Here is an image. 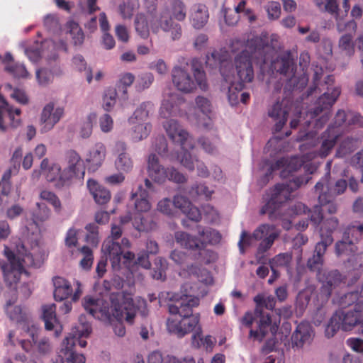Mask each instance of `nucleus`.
<instances>
[{
  "label": "nucleus",
  "instance_id": "0eeeda50",
  "mask_svg": "<svg viewBox=\"0 0 363 363\" xmlns=\"http://www.w3.org/2000/svg\"><path fill=\"white\" fill-rule=\"evenodd\" d=\"M17 247V253H14L8 247H5L4 255L7 258V262H0V267L3 272L5 283L10 288L16 289V285L20 280L21 276L25 269L23 264H32L33 258L31 253L28 252L23 245Z\"/></svg>",
  "mask_w": 363,
  "mask_h": 363
},
{
  "label": "nucleus",
  "instance_id": "2f4dec72",
  "mask_svg": "<svg viewBox=\"0 0 363 363\" xmlns=\"http://www.w3.org/2000/svg\"><path fill=\"white\" fill-rule=\"evenodd\" d=\"M43 319L45 322V329L47 330H52L55 328V335L58 336L62 330V327L56 317L55 304L52 303L43 306Z\"/></svg>",
  "mask_w": 363,
  "mask_h": 363
},
{
  "label": "nucleus",
  "instance_id": "c9c22d12",
  "mask_svg": "<svg viewBox=\"0 0 363 363\" xmlns=\"http://www.w3.org/2000/svg\"><path fill=\"white\" fill-rule=\"evenodd\" d=\"M76 338L74 337H67L62 342L61 352L66 357L67 362L71 363H84L85 357L82 354L76 353L74 347L76 345Z\"/></svg>",
  "mask_w": 363,
  "mask_h": 363
},
{
  "label": "nucleus",
  "instance_id": "3c124183",
  "mask_svg": "<svg viewBox=\"0 0 363 363\" xmlns=\"http://www.w3.org/2000/svg\"><path fill=\"white\" fill-rule=\"evenodd\" d=\"M37 208L33 212V220L35 223L46 221L50 217V210L45 203H37Z\"/></svg>",
  "mask_w": 363,
  "mask_h": 363
},
{
  "label": "nucleus",
  "instance_id": "72a5a7b5",
  "mask_svg": "<svg viewBox=\"0 0 363 363\" xmlns=\"http://www.w3.org/2000/svg\"><path fill=\"white\" fill-rule=\"evenodd\" d=\"M42 174L45 177L48 182H55V186L58 188L67 186V185H61L60 184V176L62 169L57 164L50 165L48 159L43 160L40 164Z\"/></svg>",
  "mask_w": 363,
  "mask_h": 363
},
{
  "label": "nucleus",
  "instance_id": "c756f323",
  "mask_svg": "<svg viewBox=\"0 0 363 363\" xmlns=\"http://www.w3.org/2000/svg\"><path fill=\"white\" fill-rule=\"evenodd\" d=\"M341 133L333 125H329L320 137V147L318 150V155L321 157H326L329 155L336 145Z\"/></svg>",
  "mask_w": 363,
  "mask_h": 363
},
{
  "label": "nucleus",
  "instance_id": "864d4df0",
  "mask_svg": "<svg viewBox=\"0 0 363 363\" xmlns=\"http://www.w3.org/2000/svg\"><path fill=\"white\" fill-rule=\"evenodd\" d=\"M342 235H347L348 239L354 240V243L357 244V242L361 239V237L363 235V224L348 225L344 229Z\"/></svg>",
  "mask_w": 363,
  "mask_h": 363
},
{
  "label": "nucleus",
  "instance_id": "7ed1b4c3",
  "mask_svg": "<svg viewBox=\"0 0 363 363\" xmlns=\"http://www.w3.org/2000/svg\"><path fill=\"white\" fill-rule=\"evenodd\" d=\"M199 305L197 297L184 295L169 304V312L175 317L169 318L167 328L170 333L183 337L191 333L199 325V315L193 314V308Z\"/></svg>",
  "mask_w": 363,
  "mask_h": 363
},
{
  "label": "nucleus",
  "instance_id": "58836bf2",
  "mask_svg": "<svg viewBox=\"0 0 363 363\" xmlns=\"http://www.w3.org/2000/svg\"><path fill=\"white\" fill-rule=\"evenodd\" d=\"M292 260V254L290 252L279 253L271 259L269 262L272 272L274 277H279L277 267H288Z\"/></svg>",
  "mask_w": 363,
  "mask_h": 363
},
{
  "label": "nucleus",
  "instance_id": "412c9836",
  "mask_svg": "<svg viewBox=\"0 0 363 363\" xmlns=\"http://www.w3.org/2000/svg\"><path fill=\"white\" fill-rule=\"evenodd\" d=\"M113 154L116 157L115 167L118 171L129 173L133 170L134 162L128 152V145L125 141L118 140L116 142Z\"/></svg>",
  "mask_w": 363,
  "mask_h": 363
},
{
  "label": "nucleus",
  "instance_id": "4d7b16f0",
  "mask_svg": "<svg viewBox=\"0 0 363 363\" xmlns=\"http://www.w3.org/2000/svg\"><path fill=\"white\" fill-rule=\"evenodd\" d=\"M79 251L84 255V257L81 259L79 265L84 270H89L93 264L94 255L91 249L84 245L80 248Z\"/></svg>",
  "mask_w": 363,
  "mask_h": 363
},
{
  "label": "nucleus",
  "instance_id": "4be33fe9",
  "mask_svg": "<svg viewBox=\"0 0 363 363\" xmlns=\"http://www.w3.org/2000/svg\"><path fill=\"white\" fill-rule=\"evenodd\" d=\"M54 285V298L57 301H61L72 296L73 301L79 299L82 290L79 286L73 293V289L70 282L61 277H55L52 279ZM79 286V284H78Z\"/></svg>",
  "mask_w": 363,
  "mask_h": 363
},
{
  "label": "nucleus",
  "instance_id": "79ce46f5",
  "mask_svg": "<svg viewBox=\"0 0 363 363\" xmlns=\"http://www.w3.org/2000/svg\"><path fill=\"white\" fill-rule=\"evenodd\" d=\"M357 139L347 137L340 144L336 151V157H344L354 152L357 147Z\"/></svg>",
  "mask_w": 363,
  "mask_h": 363
},
{
  "label": "nucleus",
  "instance_id": "8fccbe9b",
  "mask_svg": "<svg viewBox=\"0 0 363 363\" xmlns=\"http://www.w3.org/2000/svg\"><path fill=\"white\" fill-rule=\"evenodd\" d=\"M117 91L115 88L108 87L104 93L103 108L106 111H111L116 104Z\"/></svg>",
  "mask_w": 363,
  "mask_h": 363
},
{
  "label": "nucleus",
  "instance_id": "473e14b6",
  "mask_svg": "<svg viewBox=\"0 0 363 363\" xmlns=\"http://www.w3.org/2000/svg\"><path fill=\"white\" fill-rule=\"evenodd\" d=\"M87 187L96 203L104 205L110 201L111 198L110 191L100 185L96 180L89 179L87 181Z\"/></svg>",
  "mask_w": 363,
  "mask_h": 363
},
{
  "label": "nucleus",
  "instance_id": "6ab92c4d",
  "mask_svg": "<svg viewBox=\"0 0 363 363\" xmlns=\"http://www.w3.org/2000/svg\"><path fill=\"white\" fill-rule=\"evenodd\" d=\"M63 115V107L59 106L55 108V104L52 102L46 104L40 114V132L45 133L51 130L55 125L60 121Z\"/></svg>",
  "mask_w": 363,
  "mask_h": 363
},
{
  "label": "nucleus",
  "instance_id": "338daca9",
  "mask_svg": "<svg viewBox=\"0 0 363 363\" xmlns=\"http://www.w3.org/2000/svg\"><path fill=\"white\" fill-rule=\"evenodd\" d=\"M6 70L16 77H26L28 72L25 66L19 63H11L5 67Z\"/></svg>",
  "mask_w": 363,
  "mask_h": 363
},
{
  "label": "nucleus",
  "instance_id": "39448f33",
  "mask_svg": "<svg viewBox=\"0 0 363 363\" xmlns=\"http://www.w3.org/2000/svg\"><path fill=\"white\" fill-rule=\"evenodd\" d=\"M198 235L203 241L199 240L196 237L183 232L178 231L175 233L174 238L176 242L182 247L189 250H199L198 259L201 263L209 264L214 259V252L206 249V243L216 244L221 240L220 233L211 228H203L201 225L197 226Z\"/></svg>",
  "mask_w": 363,
  "mask_h": 363
},
{
  "label": "nucleus",
  "instance_id": "a19ab883",
  "mask_svg": "<svg viewBox=\"0 0 363 363\" xmlns=\"http://www.w3.org/2000/svg\"><path fill=\"white\" fill-rule=\"evenodd\" d=\"M336 303L342 308L349 307L353 304L355 306L357 303H360L361 306H363V300H361L358 291L344 294L337 298Z\"/></svg>",
  "mask_w": 363,
  "mask_h": 363
},
{
  "label": "nucleus",
  "instance_id": "0e129e2a",
  "mask_svg": "<svg viewBox=\"0 0 363 363\" xmlns=\"http://www.w3.org/2000/svg\"><path fill=\"white\" fill-rule=\"evenodd\" d=\"M13 303L11 301H9L5 306V311L12 320L20 322L23 319L22 309L20 306H16L11 309V306Z\"/></svg>",
  "mask_w": 363,
  "mask_h": 363
},
{
  "label": "nucleus",
  "instance_id": "13d9d810",
  "mask_svg": "<svg viewBox=\"0 0 363 363\" xmlns=\"http://www.w3.org/2000/svg\"><path fill=\"white\" fill-rule=\"evenodd\" d=\"M244 84L236 83L231 84L228 88V99L231 106H235L239 102L240 92L244 89Z\"/></svg>",
  "mask_w": 363,
  "mask_h": 363
},
{
  "label": "nucleus",
  "instance_id": "f3484780",
  "mask_svg": "<svg viewBox=\"0 0 363 363\" xmlns=\"http://www.w3.org/2000/svg\"><path fill=\"white\" fill-rule=\"evenodd\" d=\"M306 155L302 156H293L291 157H281L277 160L274 164H272L269 168L267 172L262 178L263 183L267 184L272 174L275 170L282 169L280 176L282 178L287 177L291 173L296 172L305 163L306 160Z\"/></svg>",
  "mask_w": 363,
  "mask_h": 363
},
{
  "label": "nucleus",
  "instance_id": "9d476101",
  "mask_svg": "<svg viewBox=\"0 0 363 363\" xmlns=\"http://www.w3.org/2000/svg\"><path fill=\"white\" fill-rule=\"evenodd\" d=\"M164 128L169 138L181 147L182 152L177 154V159L187 169L194 171V163L188 150L193 149L194 146L189 133L180 127L177 121L173 119L167 121L164 123Z\"/></svg>",
  "mask_w": 363,
  "mask_h": 363
},
{
  "label": "nucleus",
  "instance_id": "09e8293b",
  "mask_svg": "<svg viewBox=\"0 0 363 363\" xmlns=\"http://www.w3.org/2000/svg\"><path fill=\"white\" fill-rule=\"evenodd\" d=\"M135 76L132 73L126 72L121 75L116 86L119 91H122L121 97L123 99L128 98L127 88L133 84Z\"/></svg>",
  "mask_w": 363,
  "mask_h": 363
},
{
  "label": "nucleus",
  "instance_id": "bf43d9fd",
  "mask_svg": "<svg viewBox=\"0 0 363 363\" xmlns=\"http://www.w3.org/2000/svg\"><path fill=\"white\" fill-rule=\"evenodd\" d=\"M154 81V76L150 72H145L140 74L135 83V88L138 91H142L150 86Z\"/></svg>",
  "mask_w": 363,
  "mask_h": 363
},
{
  "label": "nucleus",
  "instance_id": "a18cd8bd",
  "mask_svg": "<svg viewBox=\"0 0 363 363\" xmlns=\"http://www.w3.org/2000/svg\"><path fill=\"white\" fill-rule=\"evenodd\" d=\"M315 6L322 12H327L337 18L339 6L337 0H314Z\"/></svg>",
  "mask_w": 363,
  "mask_h": 363
},
{
  "label": "nucleus",
  "instance_id": "5701e85b",
  "mask_svg": "<svg viewBox=\"0 0 363 363\" xmlns=\"http://www.w3.org/2000/svg\"><path fill=\"white\" fill-rule=\"evenodd\" d=\"M206 63L211 68L218 67L223 77H227L228 71L233 67L230 54L224 49L215 50L207 55Z\"/></svg>",
  "mask_w": 363,
  "mask_h": 363
},
{
  "label": "nucleus",
  "instance_id": "de8ad7c7",
  "mask_svg": "<svg viewBox=\"0 0 363 363\" xmlns=\"http://www.w3.org/2000/svg\"><path fill=\"white\" fill-rule=\"evenodd\" d=\"M139 7V0H128L119 6L120 13L123 19H130Z\"/></svg>",
  "mask_w": 363,
  "mask_h": 363
},
{
  "label": "nucleus",
  "instance_id": "4468645a",
  "mask_svg": "<svg viewBox=\"0 0 363 363\" xmlns=\"http://www.w3.org/2000/svg\"><path fill=\"white\" fill-rule=\"evenodd\" d=\"M147 171L148 176L155 182L159 184H163L167 180L177 184H184L187 181L186 176L179 172L176 168L173 167H164L161 165L155 154L149 155Z\"/></svg>",
  "mask_w": 363,
  "mask_h": 363
},
{
  "label": "nucleus",
  "instance_id": "dca6fc26",
  "mask_svg": "<svg viewBox=\"0 0 363 363\" xmlns=\"http://www.w3.org/2000/svg\"><path fill=\"white\" fill-rule=\"evenodd\" d=\"M252 236L255 240H261L255 256L258 263H264L263 255L272 247L279 238V232L276 230L274 225L262 224L254 230Z\"/></svg>",
  "mask_w": 363,
  "mask_h": 363
},
{
  "label": "nucleus",
  "instance_id": "423d86ee",
  "mask_svg": "<svg viewBox=\"0 0 363 363\" xmlns=\"http://www.w3.org/2000/svg\"><path fill=\"white\" fill-rule=\"evenodd\" d=\"M186 66H175L172 70V79L174 86L180 91L188 94L196 89L198 85L201 89H207L206 72L202 64L196 59L191 61V68L194 79L192 78Z\"/></svg>",
  "mask_w": 363,
  "mask_h": 363
},
{
  "label": "nucleus",
  "instance_id": "cd10ccee",
  "mask_svg": "<svg viewBox=\"0 0 363 363\" xmlns=\"http://www.w3.org/2000/svg\"><path fill=\"white\" fill-rule=\"evenodd\" d=\"M106 155V149L102 143H97L86 155L85 161L89 172H95L103 164Z\"/></svg>",
  "mask_w": 363,
  "mask_h": 363
},
{
  "label": "nucleus",
  "instance_id": "69168bd1",
  "mask_svg": "<svg viewBox=\"0 0 363 363\" xmlns=\"http://www.w3.org/2000/svg\"><path fill=\"white\" fill-rule=\"evenodd\" d=\"M96 120V114L91 113L87 116L86 121L81 128L80 135L83 138H89L92 133L93 122Z\"/></svg>",
  "mask_w": 363,
  "mask_h": 363
},
{
  "label": "nucleus",
  "instance_id": "1a4fd4ad",
  "mask_svg": "<svg viewBox=\"0 0 363 363\" xmlns=\"http://www.w3.org/2000/svg\"><path fill=\"white\" fill-rule=\"evenodd\" d=\"M334 77L328 75L322 86H326L325 91L319 96L315 102V107L307 113L311 119L317 118L320 113L321 116L314 121L313 128L316 130L322 128L330 118V110L340 94V89L333 86Z\"/></svg>",
  "mask_w": 363,
  "mask_h": 363
},
{
  "label": "nucleus",
  "instance_id": "ddd939ff",
  "mask_svg": "<svg viewBox=\"0 0 363 363\" xmlns=\"http://www.w3.org/2000/svg\"><path fill=\"white\" fill-rule=\"evenodd\" d=\"M65 167L62 169L60 184L69 186L82 182L85 176L86 167L79 154L74 150H67L64 156Z\"/></svg>",
  "mask_w": 363,
  "mask_h": 363
},
{
  "label": "nucleus",
  "instance_id": "c03bdc74",
  "mask_svg": "<svg viewBox=\"0 0 363 363\" xmlns=\"http://www.w3.org/2000/svg\"><path fill=\"white\" fill-rule=\"evenodd\" d=\"M135 28L137 33L143 39L150 35V28L146 16L144 13H138L135 18Z\"/></svg>",
  "mask_w": 363,
  "mask_h": 363
},
{
  "label": "nucleus",
  "instance_id": "393cba45",
  "mask_svg": "<svg viewBox=\"0 0 363 363\" xmlns=\"http://www.w3.org/2000/svg\"><path fill=\"white\" fill-rule=\"evenodd\" d=\"M30 337L31 340L21 341V345L26 352L33 354L36 352L40 354H45L50 351L51 347L48 338L46 337L39 338L38 334L33 332L30 333Z\"/></svg>",
  "mask_w": 363,
  "mask_h": 363
},
{
  "label": "nucleus",
  "instance_id": "603ef678",
  "mask_svg": "<svg viewBox=\"0 0 363 363\" xmlns=\"http://www.w3.org/2000/svg\"><path fill=\"white\" fill-rule=\"evenodd\" d=\"M339 226V220L337 218L331 216L322 220V225L320 227V234L324 235L333 236V233Z\"/></svg>",
  "mask_w": 363,
  "mask_h": 363
},
{
  "label": "nucleus",
  "instance_id": "a878e982",
  "mask_svg": "<svg viewBox=\"0 0 363 363\" xmlns=\"http://www.w3.org/2000/svg\"><path fill=\"white\" fill-rule=\"evenodd\" d=\"M122 250L121 245L113 239L106 238L102 244L101 251L106 257L110 259L114 270H118L121 268Z\"/></svg>",
  "mask_w": 363,
  "mask_h": 363
},
{
  "label": "nucleus",
  "instance_id": "bb28decb",
  "mask_svg": "<svg viewBox=\"0 0 363 363\" xmlns=\"http://www.w3.org/2000/svg\"><path fill=\"white\" fill-rule=\"evenodd\" d=\"M314 331L311 325L308 322L299 323L291 336L292 347L301 348L305 344H310L313 340Z\"/></svg>",
  "mask_w": 363,
  "mask_h": 363
},
{
  "label": "nucleus",
  "instance_id": "774afa93",
  "mask_svg": "<svg viewBox=\"0 0 363 363\" xmlns=\"http://www.w3.org/2000/svg\"><path fill=\"white\" fill-rule=\"evenodd\" d=\"M157 209L162 213L171 216L174 213L173 201L168 198H164L157 203Z\"/></svg>",
  "mask_w": 363,
  "mask_h": 363
},
{
  "label": "nucleus",
  "instance_id": "f704fd0d",
  "mask_svg": "<svg viewBox=\"0 0 363 363\" xmlns=\"http://www.w3.org/2000/svg\"><path fill=\"white\" fill-rule=\"evenodd\" d=\"M335 253L339 257H347V261H351L357 251V247L354 240L347 238V235H343L342 240L335 243Z\"/></svg>",
  "mask_w": 363,
  "mask_h": 363
},
{
  "label": "nucleus",
  "instance_id": "e2e57ef3",
  "mask_svg": "<svg viewBox=\"0 0 363 363\" xmlns=\"http://www.w3.org/2000/svg\"><path fill=\"white\" fill-rule=\"evenodd\" d=\"M40 196L42 199L52 204L57 212L61 211V202L55 194L50 191L44 190L40 192Z\"/></svg>",
  "mask_w": 363,
  "mask_h": 363
},
{
  "label": "nucleus",
  "instance_id": "20e7f679",
  "mask_svg": "<svg viewBox=\"0 0 363 363\" xmlns=\"http://www.w3.org/2000/svg\"><path fill=\"white\" fill-rule=\"evenodd\" d=\"M253 300L256 304L255 311L246 312L242 322L247 327H251L255 322L257 324V329H250L249 338L262 342L269 332L274 335L277 331L278 325L276 323L272 324L271 315L264 311V308L273 311L276 306V299L272 296L265 297L263 294H259Z\"/></svg>",
  "mask_w": 363,
  "mask_h": 363
},
{
  "label": "nucleus",
  "instance_id": "7c9ffc66",
  "mask_svg": "<svg viewBox=\"0 0 363 363\" xmlns=\"http://www.w3.org/2000/svg\"><path fill=\"white\" fill-rule=\"evenodd\" d=\"M149 193L142 185H140L136 192H132L130 199L134 201L135 211L140 214L147 213L151 208V203L149 200Z\"/></svg>",
  "mask_w": 363,
  "mask_h": 363
},
{
  "label": "nucleus",
  "instance_id": "9b49d317",
  "mask_svg": "<svg viewBox=\"0 0 363 363\" xmlns=\"http://www.w3.org/2000/svg\"><path fill=\"white\" fill-rule=\"evenodd\" d=\"M271 69L287 77L284 86L286 94L287 91L303 89L307 84V79L305 77L298 79L295 76L296 64L290 51L281 54L274 60H272Z\"/></svg>",
  "mask_w": 363,
  "mask_h": 363
},
{
  "label": "nucleus",
  "instance_id": "c85d7f7f",
  "mask_svg": "<svg viewBox=\"0 0 363 363\" xmlns=\"http://www.w3.org/2000/svg\"><path fill=\"white\" fill-rule=\"evenodd\" d=\"M183 104H184V99L182 96L176 93L169 94L162 103L160 111L161 117L167 118L172 116L180 115V106Z\"/></svg>",
  "mask_w": 363,
  "mask_h": 363
},
{
  "label": "nucleus",
  "instance_id": "a211bd4d",
  "mask_svg": "<svg viewBox=\"0 0 363 363\" xmlns=\"http://www.w3.org/2000/svg\"><path fill=\"white\" fill-rule=\"evenodd\" d=\"M330 173L322 177L315 186V191L318 196V203L323 212L334 214L337 212V204L334 200V194L330 189Z\"/></svg>",
  "mask_w": 363,
  "mask_h": 363
},
{
  "label": "nucleus",
  "instance_id": "6e6552de",
  "mask_svg": "<svg viewBox=\"0 0 363 363\" xmlns=\"http://www.w3.org/2000/svg\"><path fill=\"white\" fill-rule=\"evenodd\" d=\"M307 182L304 177H296L284 183L276 184L272 189L270 199L260 209V214H268L271 220L279 218L281 204L289 200L291 194Z\"/></svg>",
  "mask_w": 363,
  "mask_h": 363
},
{
  "label": "nucleus",
  "instance_id": "49530a36",
  "mask_svg": "<svg viewBox=\"0 0 363 363\" xmlns=\"http://www.w3.org/2000/svg\"><path fill=\"white\" fill-rule=\"evenodd\" d=\"M152 106L150 102H144L135 111L133 116H131L128 121L130 124L134 125L138 122H145L149 116V110Z\"/></svg>",
  "mask_w": 363,
  "mask_h": 363
},
{
  "label": "nucleus",
  "instance_id": "680f3d73",
  "mask_svg": "<svg viewBox=\"0 0 363 363\" xmlns=\"http://www.w3.org/2000/svg\"><path fill=\"white\" fill-rule=\"evenodd\" d=\"M340 48L345 52V54L350 56L354 52L352 36L350 34L342 35L339 40Z\"/></svg>",
  "mask_w": 363,
  "mask_h": 363
},
{
  "label": "nucleus",
  "instance_id": "052dcab7",
  "mask_svg": "<svg viewBox=\"0 0 363 363\" xmlns=\"http://www.w3.org/2000/svg\"><path fill=\"white\" fill-rule=\"evenodd\" d=\"M320 238V241L315 245L314 254L323 257L325 253L327 247L333 242V237L321 234Z\"/></svg>",
  "mask_w": 363,
  "mask_h": 363
},
{
  "label": "nucleus",
  "instance_id": "b1692460",
  "mask_svg": "<svg viewBox=\"0 0 363 363\" xmlns=\"http://www.w3.org/2000/svg\"><path fill=\"white\" fill-rule=\"evenodd\" d=\"M151 28L155 33H157L161 29L168 33L173 41L179 40L183 33L182 26L172 18L167 17L164 13H160L158 24L152 25Z\"/></svg>",
  "mask_w": 363,
  "mask_h": 363
},
{
  "label": "nucleus",
  "instance_id": "e433bc0d",
  "mask_svg": "<svg viewBox=\"0 0 363 363\" xmlns=\"http://www.w3.org/2000/svg\"><path fill=\"white\" fill-rule=\"evenodd\" d=\"M208 11L206 5L197 4L192 7L190 20L194 28H202L208 22Z\"/></svg>",
  "mask_w": 363,
  "mask_h": 363
},
{
  "label": "nucleus",
  "instance_id": "aec40b11",
  "mask_svg": "<svg viewBox=\"0 0 363 363\" xmlns=\"http://www.w3.org/2000/svg\"><path fill=\"white\" fill-rule=\"evenodd\" d=\"M291 106V100L287 96L281 101H277L268 111V115L275 122L274 130L276 133L281 131L286 124L288 115Z\"/></svg>",
  "mask_w": 363,
  "mask_h": 363
},
{
  "label": "nucleus",
  "instance_id": "2eb2a0df",
  "mask_svg": "<svg viewBox=\"0 0 363 363\" xmlns=\"http://www.w3.org/2000/svg\"><path fill=\"white\" fill-rule=\"evenodd\" d=\"M317 279L322 284L317 298L320 301V306H323L328 301L333 289L345 283L346 277L337 269L322 270L317 273Z\"/></svg>",
  "mask_w": 363,
  "mask_h": 363
},
{
  "label": "nucleus",
  "instance_id": "37998d69",
  "mask_svg": "<svg viewBox=\"0 0 363 363\" xmlns=\"http://www.w3.org/2000/svg\"><path fill=\"white\" fill-rule=\"evenodd\" d=\"M133 126L132 138L134 142L140 141L146 138L152 129V125L150 123L138 122Z\"/></svg>",
  "mask_w": 363,
  "mask_h": 363
},
{
  "label": "nucleus",
  "instance_id": "f03ea898",
  "mask_svg": "<svg viewBox=\"0 0 363 363\" xmlns=\"http://www.w3.org/2000/svg\"><path fill=\"white\" fill-rule=\"evenodd\" d=\"M275 50L268 43L267 38L255 37L247 41L245 48L238 53L234 59V65L238 83H250L255 74L252 58L258 60V62L264 65L272 58Z\"/></svg>",
  "mask_w": 363,
  "mask_h": 363
},
{
  "label": "nucleus",
  "instance_id": "4c0bfd02",
  "mask_svg": "<svg viewBox=\"0 0 363 363\" xmlns=\"http://www.w3.org/2000/svg\"><path fill=\"white\" fill-rule=\"evenodd\" d=\"M162 13L173 20L184 21L186 18V6L182 0H171L169 9Z\"/></svg>",
  "mask_w": 363,
  "mask_h": 363
},
{
  "label": "nucleus",
  "instance_id": "f8f14e48",
  "mask_svg": "<svg viewBox=\"0 0 363 363\" xmlns=\"http://www.w3.org/2000/svg\"><path fill=\"white\" fill-rule=\"evenodd\" d=\"M362 311V306L360 303L355 305L353 310L336 311L325 327V336L328 338L332 337L340 329L343 331L352 330L357 325Z\"/></svg>",
  "mask_w": 363,
  "mask_h": 363
},
{
  "label": "nucleus",
  "instance_id": "5fc2aeb1",
  "mask_svg": "<svg viewBox=\"0 0 363 363\" xmlns=\"http://www.w3.org/2000/svg\"><path fill=\"white\" fill-rule=\"evenodd\" d=\"M87 231L85 240L93 247H96L99 242V227L96 223H89L85 226Z\"/></svg>",
  "mask_w": 363,
  "mask_h": 363
},
{
  "label": "nucleus",
  "instance_id": "6e6d98bb",
  "mask_svg": "<svg viewBox=\"0 0 363 363\" xmlns=\"http://www.w3.org/2000/svg\"><path fill=\"white\" fill-rule=\"evenodd\" d=\"M67 27L69 29V33L74 44L75 45H82L84 42V34L79 24L74 21H70L67 23Z\"/></svg>",
  "mask_w": 363,
  "mask_h": 363
},
{
  "label": "nucleus",
  "instance_id": "ea45409f",
  "mask_svg": "<svg viewBox=\"0 0 363 363\" xmlns=\"http://www.w3.org/2000/svg\"><path fill=\"white\" fill-rule=\"evenodd\" d=\"M133 225L137 230L141 232H149L157 227L156 223L153 221L151 216H143L141 214L135 216Z\"/></svg>",
  "mask_w": 363,
  "mask_h": 363
},
{
  "label": "nucleus",
  "instance_id": "f257e3e1",
  "mask_svg": "<svg viewBox=\"0 0 363 363\" xmlns=\"http://www.w3.org/2000/svg\"><path fill=\"white\" fill-rule=\"evenodd\" d=\"M111 308L99 307V299L91 296H85L83 300V306L86 312L94 318L101 317L111 321L113 318L117 320L113 325L114 333L118 337H123L125 334V328L122 323L125 320L128 323L133 324L136 314L138 313L143 317L148 314L146 301L138 298L134 301L130 294L121 291L112 293L110 296Z\"/></svg>",
  "mask_w": 363,
  "mask_h": 363
}]
</instances>
